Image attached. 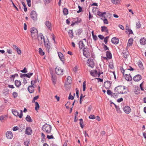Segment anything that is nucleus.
I'll use <instances>...</instances> for the list:
<instances>
[{"label": "nucleus", "mask_w": 146, "mask_h": 146, "mask_svg": "<svg viewBox=\"0 0 146 146\" xmlns=\"http://www.w3.org/2000/svg\"><path fill=\"white\" fill-rule=\"evenodd\" d=\"M126 88L123 86H118L115 88V93L116 94H123L127 93L126 91H123V90H126Z\"/></svg>", "instance_id": "1"}, {"label": "nucleus", "mask_w": 146, "mask_h": 146, "mask_svg": "<svg viewBox=\"0 0 146 146\" xmlns=\"http://www.w3.org/2000/svg\"><path fill=\"white\" fill-rule=\"evenodd\" d=\"M51 129V126L46 124H45L42 127V130L46 134L50 133Z\"/></svg>", "instance_id": "2"}, {"label": "nucleus", "mask_w": 146, "mask_h": 146, "mask_svg": "<svg viewBox=\"0 0 146 146\" xmlns=\"http://www.w3.org/2000/svg\"><path fill=\"white\" fill-rule=\"evenodd\" d=\"M31 36L33 38L36 39L38 35V31L37 29L34 27H33L31 29Z\"/></svg>", "instance_id": "3"}, {"label": "nucleus", "mask_w": 146, "mask_h": 146, "mask_svg": "<svg viewBox=\"0 0 146 146\" xmlns=\"http://www.w3.org/2000/svg\"><path fill=\"white\" fill-rule=\"evenodd\" d=\"M36 38H38V42L40 44H42L43 42L44 43L45 41L44 38V37L43 34L42 33H40L37 36Z\"/></svg>", "instance_id": "4"}, {"label": "nucleus", "mask_w": 146, "mask_h": 146, "mask_svg": "<svg viewBox=\"0 0 146 146\" xmlns=\"http://www.w3.org/2000/svg\"><path fill=\"white\" fill-rule=\"evenodd\" d=\"M81 21L82 20L81 19L78 17L73 18L71 26H73L75 24L78 25L79 23L81 22Z\"/></svg>", "instance_id": "5"}, {"label": "nucleus", "mask_w": 146, "mask_h": 146, "mask_svg": "<svg viewBox=\"0 0 146 146\" xmlns=\"http://www.w3.org/2000/svg\"><path fill=\"white\" fill-rule=\"evenodd\" d=\"M55 72L56 74L61 75L63 74V70L60 67L57 66L55 69Z\"/></svg>", "instance_id": "6"}, {"label": "nucleus", "mask_w": 146, "mask_h": 146, "mask_svg": "<svg viewBox=\"0 0 146 146\" xmlns=\"http://www.w3.org/2000/svg\"><path fill=\"white\" fill-rule=\"evenodd\" d=\"M44 43L46 50L49 52L50 50L52 49V46L48 40V41L46 40Z\"/></svg>", "instance_id": "7"}, {"label": "nucleus", "mask_w": 146, "mask_h": 146, "mask_svg": "<svg viewBox=\"0 0 146 146\" xmlns=\"http://www.w3.org/2000/svg\"><path fill=\"white\" fill-rule=\"evenodd\" d=\"M21 113L19 114V112L17 110H12V111L13 114L15 116H18L20 118H21L23 116V111L22 110H20Z\"/></svg>", "instance_id": "8"}, {"label": "nucleus", "mask_w": 146, "mask_h": 146, "mask_svg": "<svg viewBox=\"0 0 146 146\" xmlns=\"http://www.w3.org/2000/svg\"><path fill=\"white\" fill-rule=\"evenodd\" d=\"M31 18L34 20L35 21L37 19V16L36 12L34 11H32L30 13Z\"/></svg>", "instance_id": "9"}, {"label": "nucleus", "mask_w": 146, "mask_h": 146, "mask_svg": "<svg viewBox=\"0 0 146 146\" xmlns=\"http://www.w3.org/2000/svg\"><path fill=\"white\" fill-rule=\"evenodd\" d=\"M88 66L92 68L94 67L95 65L93 59L91 58L88 59Z\"/></svg>", "instance_id": "10"}, {"label": "nucleus", "mask_w": 146, "mask_h": 146, "mask_svg": "<svg viewBox=\"0 0 146 146\" xmlns=\"http://www.w3.org/2000/svg\"><path fill=\"white\" fill-rule=\"evenodd\" d=\"M123 110L124 112L127 114H129L131 111V109L128 106H125Z\"/></svg>", "instance_id": "11"}, {"label": "nucleus", "mask_w": 146, "mask_h": 146, "mask_svg": "<svg viewBox=\"0 0 146 146\" xmlns=\"http://www.w3.org/2000/svg\"><path fill=\"white\" fill-rule=\"evenodd\" d=\"M111 82L110 81H106L104 82V86L105 88L107 89H109L111 86Z\"/></svg>", "instance_id": "12"}, {"label": "nucleus", "mask_w": 146, "mask_h": 146, "mask_svg": "<svg viewBox=\"0 0 146 146\" xmlns=\"http://www.w3.org/2000/svg\"><path fill=\"white\" fill-rule=\"evenodd\" d=\"M120 69L121 70V72L123 74L124 77H125V74H129V70L127 69H124L123 68L120 67Z\"/></svg>", "instance_id": "13"}, {"label": "nucleus", "mask_w": 146, "mask_h": 146, "mask_svg": "<svg viewBox=\"0 0 146 146\" xmlns=\"http://www.w3.org/2000/svg\"><path fill=\"white\" fill-rule=\"evenodd\" d=\"M141 79V76L140 75L137 74L133 78V80L135 81H139Z\"/></svg>", "instance_id": "14"}, {"label": "nucleus", "mask_w": 146, "mask_h": 146, "mask_svg": "<svg viewBox=\"0 0 146 146\" xmlns=\"http://www.w3.org/2000/svg\"><path fill=\"white\" fill-rule=\"evenodd\" d=\"M124 77L125 79L127 81H131L132 80V78L130 73L128 74H125Z\"/></svg>", "instance_id": "15"}, {"label": "nucleus", "mask_w": 146, "mask_h": 146, "mask_svg": "<svg viewBox=\"0 0 146 146\" xmlns=\"http://www.w3.org/2000/svg\"><path fill=\"white\" fill-rule=\"evenodd\" d=\"M6 136L8 139H11L13 137V134L10 131H7L6 133Z\"/></svg>", "instance_id": "16"}, {"label": "nucleus", "mask_w": 146, "mask_h": 146, "mask_svg": "<svg viewBox=\"0 0 146 146\" xmlns=\"http://www.w3.org/2000/svg\"><path fill=\"white\" fill-rule=\"evenodd\" d=\"M32 130L30 127H27L25 130V133L29 135H30L32 133Z\"/></svg>", "instance_id": "17"}, {"label": "nucleus", "mask_w": 146, "mask_h": 146, "mask_svg": "<svg viewBox=\"0 0 146 146\" xmlns=\"http://www.w3.org/2000/svg\"><path fill=\"white\" fill-rule=\"evenodd\" d=\"M90 74L92 76L96 77L97 76L98 71L96 70H93L90 72Z\"/></svg>", "instance_id": "18"}, {"label": "nucleus", "mask_w": 146, "mask_h": 146, "mask_svg": "<svg viewBox=\"0 0 146 146\" xmlns=\"http://www.w3.org/2000/svg\"><path fill=\"white\" fill-rule=\"evenodd\" d=\"M28 90L30 93H33L34 91V87L33 85L29 86L28 87Z\"/></svg>", "instance_id": "19"}, {"label": "nucleus", "mask_w": 146, "mask_h": 146, "mask_svg": "<svg viewBox=\"0 0 146 146\" xmlns=\"http://www.w3.org/2000/svg\"><path fill=\"white\" fill-rule=\"evenodd\" d=\"M58 54L61 60L64 62V59L63 54L62 53L59 52H58Z\"/></svg>", "instance_id": "20"}, {"label": "nucleus", "mask_w": 146, "mask_h": 146, "mask_svg": "<svg viewBox=\"0 0 146 146\" xmlns=\"http://www.w3.org/2000/svg\"><path fill=\"white\" fill-rule=\"evenodd\" d=\"M111 41L113 43L115 44H118L119 42V40L118 39L115 37L112 38Z\"/></svg>", "instance_id": "21"}, {"label": "nucleus", "mask_w": 146, "mask_h": 146, "mask_svg": "<svg viewBox=\"0 0 146 146\" xmlns=\"http://www.w3.org/2000/svg\"><path fill=\"white\" fill-rule=\"evenodd\" d=\"M45 24L48 29L51 30V23L48 21H46L45 22Z\"/></svg>", "instance_id": "22"}, {"label": "nucleus", "mask_w": 146, "mask_h": 146, "mask_svg": "<svg viewBox=\"0 0 146 146\" xmlns=\"http://www.w3.org/2000/svg\"><path fill=\"white\" fill-rule=\"evenodd\" d=\"M101 31L102 32H105L106 33V35L108 34V30L107 28L105 26H102L101 27Z\"/></svg>", "instance_id": "23"}, {"label": "nucleus", "mask_w": 146, "mask_h": 146, "mask_svg": "<svg viewBox=\"0 0 146 146\" xmlns=\"http://www.w3.org/2000/svg\"><path fill=\"white\" fill-rule=\"evenodd\" d=\"M140 43L141 45H145L146 44V39L144 38H141L140 40Z\"/></svg>", "instance_id": "24"}, {"label": "nucleus", "mask_w": 146, "mask_h": 146, "mask_svg": "<svg viewBox=\"0 0 146 146\" xmlns=\"http://www.w3.org/2000/svg\"><path fill=\"white\" fill-rule=\"evenodd\" d=\"M21 84V82L20 81L15 80V85L17 87H19Z\"/></svg>", "instance_id": "25"}, {"label": "nucleus", "mask_w": 146, "mask_h": 146, "mask_svg": "<svg viewBox=\"0 0 146 146\" xmlns=\"http://www.w3.org/2000/svg\"><path fill=\"white\" fill-rule=\"evenodd\" d=\"M79 48L80 49H81L82 48L84 47L85 45L83 43V41L81 40L79 42Z\"/></svg>", "instance_id": "26"}, {"label": "nucleus", "mask_w": 146, "mask_h": 146, "mask_svg": "<svg viewBox=\"0 0 146 146\" xmlns=\"http://www.w3.org/2000/svg\"><path fill=\"white\" fill-rule=\"evenodd\" d=\"M133 39L132 38H129L128 41V42L127 44V46H130L132 45L133 43Z\"/></svg>", "instance_id": "27"}, {"label": "nucleus", "mask_w": 146, "mask_h": 146, "mask_svg": "<svg viewBox=\"0 0 146 146\" xmlns=\"http://www.w3.org/2000/svg\"><path fill=\"white\" fill-rule=\"evenodd\" d=\"M107 57L109 59H111L112 58V55L110 51H107L106 52Z\"/></svg>", "instance_id": "28"}, {"label": "nucleus", "mask_w": 146, "mask_h": 146, "mask_svg": "<svg viewBox=\"0 0 146 146\" xmlns=\"http://www.w3.org/2000/svg\"><path fill=\"white\" fill-rule=\"evenodd\" d=\"M68 33L69 36L72 38L74 37L72 30H69Z\"/></svg>", "instance_id": "29"}, {"label": "nucleus", "mask_w": 146, "mask_h": 146, "mask_svg": "<svg viewBox=\"0 0 146 146\" xmlns=\"http://www.w3.org/2000/svg\"><path fill=\"white\" fill-rule=\"evenodd\" d=\"M26 119L27 121L29 122H31L33 121L30 115H27V116L26 117Z\"/></svg>", "instance_id": "30"}, {"label": "nucleus", "mask_w": 146, "mask_h": 146, "mask_svg": "<svg viewBox=\"0 0 146 146\" xmlns=\"http://www.w3.org/2000/svg\"><path fill=\"white\" fill-rule=\"evenodd\" d=\"M35 103V109L37 111V110L39 109L40 108L38 102H36Z\"/></svg>", "instance_id": "31"}, {"label": "nucleus", "mask_w": 146, "mask_h": 146, "mask_svg": "<svg viewBox=\"0 0 146 146\" xmlns=\"http://www.w3.org/2000/svg\"><path fill=\"white\" fill-rule=\"evenodd\" d=\"M138 64L140 69H142L143 68V65L141 61H139L138 62Z\"/></svg>", "instance_id": "32"}, {"label": "nucleus", "mask_w": 146, "mask_h": 146, "mask_svg": "<svg viewBox=\"0 0 146 146\" xmlns=\"http://www.w3.org/2000/svg\"><path fill=\"white\" fill-rule=\"evenodd\" d=\"M20 77L21 78L26 77L29 78H30V77L29 76V75L27 74H21L20 75Z\"/></svg>", "instance_id": "33"}, {"label": "nucleus", "mask_w": 146, "mask_h": 146, "mask_svg": "<svg viewBox=\"0 0 146 146\" xmlns=\"http://www.w3.org/2000/svg\"><path fill=\"white\" fill-rule=\"evenodd\" d=\"M67 82H68V83L70 84L72 82V78L70 76H68L67 78Z\"/></svg>", "instance_id": "34"}, {"label": "nucleus", "mask_w": 146, "mask_h": 146, "mask_svg": "<svg viewBox=\"0 0 146 146\" xmlns=\"http://www.w3.org/2000/svg\"><path fill=\"white\" fill-rule=\"evenodd\" d=\"M63 13L65 15H67L68 13V10L65 8H64L63 10Z\"/></svg>", "instance_id": "35"}, {"label": "nucleus", "mask_w": 146, "mask_h": 146, "mask_svg": "<svg viewBox=\"0 0 146 146\" xmlns=\"http://www.w3.org/2000/svg\"><path fill=\"white\" fill-rule=\"evenodd\" d=\"M136 27L138 29L140 28L141 27V25L140 24V22L139 21H138L136 22Z\"/></svg>", "instance_id": "36"}, {"label": "nucleus", "mask_w": 146, "mask_h": 146, "mask_svg": "<svg viewBox=\"0 0 146 146\" xmlns=\"http://www.w3.org/2000/svg\"><path fill=\"white\" fill-rule=\"evenodd\" d=\"M39 54L43 56L44 54V53L43 52L42 49L41 48H39Z\"/></svg>", "instance_id": "37"}, {"label": "nucleus", "mask_w": 146, "mask_h": 146, "mask_svg": "<svg viewBox=\"0 0 146 146\" xmlns=\"http://www.w3.org/2000/svg\"><path fill=\"white\" fill-rule=\"evenodd\" d=\"M22 4L24 7V11L25 12H26L27 11V8L26 6L25 5V3L24 2H22Z\"/></svg>", "instance_id": "38"}, {"label": "nucleus", "mask_w": 146, "mask_h": 146, "mask_svg": "<svg viewBox=\"0 0 146 146\" xmlns=\"http://www.w3.org/2000/svg\"><path fill=\"white\" fill-rule=\"evenodd\" d=\"M140 89L138 88H137V89H135L134 90V92L136 94H138L140 93Z\"/></svg>", "instance_id": "39"}, {"label": "nucleus", "mask_w": 146, "mask_h": 146, "mask_svg": "<svg viewBox=\"0 0 146 146\" xmlns=\"http://www.w3.org/2000/svg\"><path fill=\"white\" fill-rule=\"evenodd\" d=\"M129 56V53L127 52H125L123 53V57L125 58H127Z\"/></svg>", "instance_id": "40"}, {"label": "nucleus", "mask_w": 146, "mask_h": 146, "mask_svg": "<svg viewBox=\"0 0 146 146\" xmlns=\"http://www.w3.org/2000/svg\"><path fill=\"white\" fill-rule=\"evenodd\" d=\"M83 53L84 55L86 57L88 58V56H87L86 54V53H85L86 51V48H84L83 49Z\"/></svg>", "instance_id": "41"}, {"label": "nucleus", "mask_w": 146, "mask_h": 146, "mask_svg": "<svg viewBox=\"0 0 146 146\" xmlns=\"http://www.w3.org/2000/svg\"><path fill=\"white\" fill-rule=\"evenodd\" d=\"M39 98L38 96H35L33 99V100H32V102L33 103L35 102V101L37 100Z\"/></svg>", "instance_id": "42"}, {"label": "nucleus", "mask_w": 146, "mask_h": 146, "mask_svg": "<svg viewBox=\"0 0 146 146\" xmlns=\"http://www.w3.org/2000/svg\"><path fill=\"white\" fill-rule=\"evenodd\" d=\"M6 117V115H2L0 117V120L1 121H2L3 120H5Z\"/></svg>", "instance_id": "43"}, {"label": "nucleus", "mask_w": 146, "mask_h": 146, "mask_svg": "<svg viewBox=\"0 0 146 146\" xmlns=\"http://www.w3.org/2000/svg\"><path fill=\"white\" fill-rule=\"evenodd\" d=\"M83 90L84 91H85L86 90V81H84L83 82Z\"/></svg>", "instance_id": "44"}, {"label": "nucleus", "mask_w": 146, "mask_h": 146, "mask_svg": "<svg viewBox=\"0 0 146 146\" xmlns=\"http://www.w3.org/2000/svg\"><path fill=\"white\" fill-rule=\"evenodd\" d=\"M112 3L114 4H118L119 1L118 0H111Z\"/></svg>", "instance_id": "45"}, {"label": "nucleus", "mask_w": 146, "mask_h": 146, "mask_svg": "<svg viewBox=\"0 0 146 146\" xmlns=\"http://www.w3.org/2000/svg\"><path fill=\"white\" fill-rule=\"evenodd\" d=\"M13 96L14 98H15L18 96V94L16 92H14L13 93Z\"/></svg>", "instance_id": "46"}, {"label": "nucleus", "mask_w": 146, "mask_h": 146, "mask_svg": "<svg viewBox=\"0 0 146 146\" xmlns=\"http://www.w3.org/2000/svg\"><path fill=\"white\" fill-rule=\"evenodd\" d=\"M109 38V36H107L104 38V41L106 44H107Z\"/></svg>", "instance_id": "47"}, {"label": "nucleus", "mask_w": 146, "mask_h": 146, "mask_svg": "<svg viewBox=\"0 0 146 146\" xmlns=\"http://www.w3.org/2000/svg\"><path fill=\"white\" fill-rule=\"evenodd\" d=\"M20 72L23 73H27V68L25 67L23 70H20Z\"/></svg>", "instance_id": "48"}, {"label": "nucleus", "mask_w": 146, "mask_h": 146, "mask_svg": "<svg viewBox=\"0 0 146 146\" xmlns=\"http://www.w3.org/2000/svg\"><path fill=\"white\" fill-rule=\"evenodd\" d=\"M17 53L19 54H21V50L19 48H18L17 50H16Z\"/></svg>", "instance_id": "49"}, {"label": "nucleus", "mask_w": 146, "mask_h": 146, "mask_svg": "<svg viewBox=\"0 0 146 146\" xmlns=\"http://www.w3.org/2000/svg\"><path fill=\"white\" fill-rule=\"evenodd\" d=\"M55 76H53V75H52V80L53 82V83L54 84L55 83Z\"/></svg>", "instance_id": "50"}, {"label": "nucleus", "mask_w": 146, "mask_h": 146, "mask_svg": "<svg viewBox=\"0 0 146 146\" xmlns=\"http://www.w3.org/2000/svg\"><path fill=\"white\" fill-rule=\"evenodd\" d=\"M74 99V97L71 95V93H70L68 97V99L73 100Z\"/></svg>", "instance_id": "51"}, {"label": "nucleus", "mask_w": 146, "mask_h": 146, "mask_svg": "<svg viewBox=\"0 0 146 146\" xmlns=\"http://www.w3.org/2000/svg\"><path fill=\"white\" fill-rule=\"evenodd\" d=\"M97 14L98 15L102 17H104V16H102V13L100 12V11H98L97 13Z\"/></svg>", "instance_id": "52"}, {"label": "nucleus", "mask_w": 146, "mask_h": 146, "mask_svg": "<svg viewBox=\"0 0 146 146\" xmlns=\"http://www.w3.org/2000/svg\"><path fill=\"white\" fill-rule=\"evenodd\" d=\"M82 32V29H79L78 30V32L77 33V34H78V35H79L81 34Z\"/></svg>", "instance_id": "53"}, {"label": "nucleus", "mask_w": 146, "mask_h": 146, "mask_svg": "<svg viewBox=\"0 0 146 146\" xmlns=\"http://www.w3.org/2000/svg\"><path fill=\"white\" fill-rule=\"evenodd\" d=\"M28 5L29 7H30L31 6V0H26Z\"/></svg>", "instance_id": "54"}, {"label": "nucleus", "mask_w": 146, "mask_h": 146, "mask_svg": "<svg viewBox=\"0 0 146 146\" xmlns=\"http://www.w3.org/2000/svg\"><path fill=\"white\" fill-rule=\"evenodd\" d=\"M45 135L44 134L42 133H41V137H42V141H44V139L45 138Z\"/></svg>", "instance_id": "55"}, {"label": "nucleus", "mask_w": 146, "mask_h": 146, "mask_svg": "<svg viewBox=\"0 0 146 146\" xmlns=\"http://www.w3.org/2000/svg\"><path fill=\"white\" fill-rule=\"evenodd\" d=\"M47 137L48 139H50L54 138V137L52 135H47Z\"/></svg>", "instance_id": "56"}, {"label": "nucleus", "mask_w": 146, "mask_h": 146, "mask_svg": "<svg viewBox=\"0 0 146 146\" xmlns=\"http://www.w3.org/2000/svg\"><path fill=\"white\" fill-rule=\"evenodd\" d=\"M95 116L94 115H91L89 116V118L90 119H94L95 118Z\"/></svg>", "instance_id": "57"}, {"label": "nucleus", "mask_w": 146, "mask_h": 146, "mask_svg": "<svg viewBox=\"0 0 146 146\" xmlns=\"http://www.w3.org/2000/svg\"><path fill=\"white\" fill-rule=\"evenodd\" d=\"M11 1L12 2L13 6L16 9V10L17 11H19V9L17 8V7L15 5L14 3H13V2L12 1V0H11Z\"/></svg>", "instance_id": "58"}, {"label": "nucleus", "mask_w": 146, "mask_h": 146, "mask_svg": "<svg viewBox=\"0 0 146 146\" xmlns=\"http://www.w3.org/2000/svg\"><path fill=\"white\" fill-rule=\"evenodd\" d=\"M76 96L78 97V98H79V96L78 95V94H79V91L78 89L77 88H76Z\"/></svg>", "instance_id": "59"}, {"label": "nucleus", "mask_w": 146, "mask_h": 146, "mask_svg": "<svg viewBox=\"0 0 146 146\" xmlns=\"http://www.w3.org/2000/svg\"><path fill=\"white\" fill-rule=\"evenodd\" d=\"M78 8H79V10L78 11H77V12L78 13H79L82 11V7L79 5L78 6Z\"/></svg>", "instance_id": "60"}, {"label": "nucleus", "mask_w": 146, "mask_h": 146, "mask_svg": "<svg viewBox=\"0 0 146 146\" xmlns=\"http://www.w3.org/2000/svg\"><path fill=\"white\" fill-rule=\"evenodd\" d=\"M19 129V127L17 126L14 127H13V131H16Z\"/></svg>", "instance_id": "61"}, {"label": "nucleus", "mask_w": 146, "mask_h": 146, "mask_svg": "<svg viewBox=\"0 0 146 146\" xmlns=\"http://www.w3.org/2000/svg\"><path fill=\"white\" fill-rule=\"evenodd\" d=\"M12 48L14 50H17L18 47L16 45L13 44L12 46Z\"/></svg>", "instance_id": "62"}, {"label": "nucleus", "mask_w": 146, "mask_h": 146, "mask_svg": "<svg viewBox=\"0 0 146 146\" xmlns=\"http://www.w3.org/2000/svg\"><path fill=\"white\" fill-rule=\"evenodd\" d=\"M104 21V23L106 24H108V20L107 19H103Z\"/></svg>", "instance_id": "63"}, {"label": "nucleus", "mask_w": 146, "mask_h": 146, "mask_svg": "<svg viewBox=\"0 0 146 146\" xmlns=\"http://www.w3.org/2000/svg\"><path fill=\"white\" fill-rule=\"evenodd\" d=\"M30 144L29 142L28 141H25L24 142V144L25 145L28 146Z\"/></svg>", "instance_id": "64"}]
</instances>
